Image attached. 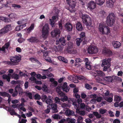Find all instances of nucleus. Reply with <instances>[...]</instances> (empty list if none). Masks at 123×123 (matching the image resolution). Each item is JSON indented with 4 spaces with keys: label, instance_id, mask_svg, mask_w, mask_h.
Wrapping results in <instances>:
<instances>
[{
    "label": "nucleus",
    "instance_id": "obj_15",
    "mask_svg": "<svg viewBox=\"0 0 123 123\" xmlns=\"http://www.w3.org/2000/svg\"><path fill=\"white\" fill-rule=\"evenodd\" d=\"M56 44H60L62 45H65L66 44V41L64 38H61L57 39L56 41Z\"/></svg>",
    "mask_w": 123,
    "mask_h": 123
},
{
    "label": "nucleus",
    "instance_id": "obj_49",
    "mask_svg": "<svg viewBox=\"0 0 123 123\" xmlns=\"http://www.w3.org/2000/svg\"><path fill=\"white\" fill-rule=\"evenodd\" d=\"M42 89L44 92H46L48 91V88L46 85L44 84L42 85Z\"/></svg>",
    "mask_w": 123,
    "mask_h": 123
},
{
    "label": "nucleus",
    "instance_id": "obj_58",
    "mask_svg": "<svg viewBox=\"0 0 123 123\" xmlns=\"http://www.w3.org/2000/svg\"><path fill=\"white\" fill-rule=\"evenodd\" d=\"M34 98L36 99H39L40 98L41 96L37 94L35 95Z\"/></svg>",
    "mask_w": 123,
    "mask_h": 123
},
{
    "label": "nucleus",
    "instance_id": "obj_19",
    "mask_svg": "<svg viewBox=\"0 0 123 123\" xmlns=\"http://www.w3.org/2000/svg\"><path fill=\"white\" fill-rule=\"evenodd\" d=\"M10 43V41H9L5 43L2 48L0 47V51H2L5 52L6 49H7L9 46Z\"/></svg>",
    "mask_w": 123,
    "mask_h": 123
},
{
    "label": "nucleus",
    "instance_id": "obj_64",
    "mask_svg": "<svg viewBox=\"0 0 123 123\" xmlns=\"http://www.w3.org/2000/svg\"><path fill=\"white\" fill-rule=\"evenodd\" d=\"M85 121L86 123H92L91 120L88 118H87L86 119Z\"/></svg>",
    "mask_w": 123,
    "mask_h": 123
},
{
    "label": "nucleus",
    "instance_id": "obj_2",
    "mask_svg": "<svg viewBox=\"0 0 123 123\" xmlns=\"http://www.w3.org/2000/svg\"><path fill=\"white\" fill-rule=\"evenodd\" d=\"M62 88L63 91L66 92H68L70 89V88L68 86L67 83L66 82L64 83L62 87L59 86H58L56 88V91L60 96L63 95V92L61 91Z\"/></svg>",
    "mask_w": 123,
    "mask_h": 123
},
{
    "label": "nucleus",
    "instance_id": "obj_18",
    "mask_svg": "<svg viewBox=\"0 0 123 123\" xmlns=\"http://www.w3.org/2000/svg\"><path fill=\"white\" fill-rule=\"evenodd\" d=\"M51 108L52 110V112L53 113H56L58 112V111L57 108V106L55 103H53L51 104Z\"/></svg>",
    "mask_w": 123,
    "mask_h": 123
},
{
    "label": "nucleus",
    "instance_id": "obj_57",
    "mask_svg": "<svg viewBox=\"0 0 123 123\" xmlns=\"http://www.w3.org/2000/svg\"><path fill=\"white\" fill-rule=\"evenodd\" d=\"M43 53V56L44 58L45 57H47L48 56V51H45V52H44Z\"/></svg>",
    "mask_w": 123,
    "mask_h": 123
},
{
    "label": "nucleus",
    "instance_id": "obj_45",
    "mask_svg": "<svg viewBox=\"0 0 123 123\" xmlns=\"http://www.w3.org/2000/svg\"><path fill=\"white\" fill-rule=\"evenodd\" d=\"M71 100L73 102V105L74 106V108L76 109V110L77 109L79 108V105H77L76 104V102H73V99H72Z\"/></svg>",
    "mask_w": 123,
    "mask_h": 123
},
{
    "label": "nucleus",
    "instance_id": "obj_33",
    "mask_svg": "<svg viewBox=\"0 0 123 123\" xmlns=\"http://www.w3.org/2000/svg\"><path fill=\"white\" fill-rule=\"evenodd\" d=\"M60 96L62 97L60 98V100L61 101L63 102H64L68 100V97L66 96L64 93H63V95Z\"/></svg>",
    "mask_w": 123,
    "mask_h": 123
},
{
    "label": "nucleus",
    "instance_id": "obj_34",
    "mask_svg": "<svg viewBox=\"0 0 123 123\" xmlns=\"http://www.w3.org/2000/svg\"><path fill=\"white\" fill-rule=\"evenodd\" d=\"M63 49V47L61 45H58V46L55 47V50L56 51H62Z\"/></svg>",
    "mask_w": 123,
    "mask_h": 123
},
{
    "label": "nucleus",
    "instance_id": "obj_31",
    "mask_svg": "<svg viewBox=\"0 0 123 123\" xmlns=\"http://www.w3.org/2000/svg\"><path fill=\"white\" fill-rule=\"evenodd\" d=\"M15 90H16L17 91H18L19 94L23 92V90L20 87L19 85H17L15 87Z\"/></svg>",
    "mask_w": 123,
    "mask_h": 123
},
{
    "label": "nucleus",
    "instance_id": "obj_48",
    "mask_svg": "<svg viewBox=\"0 0 123 123\" xmlns=\"http://www.w3.org/2000/svg\"><path fill=\"white\" fill-rule=\"evenodd\" d=\"M114 98V100L116 101H119L121 100V97L117 95H115Z\"/></svg>",
    "mask_w": 123,
    "mask_h": 123
},
{
    "label": "nucleus",
    "instance_id": "obj_21",
    "mask_svg": "<svg viewBox=\"0 0 123 123\" xmlns=\"http://www.w3.org/2000/svg\"><path fill=\"white\" fill-rule=\"evenodd\" d=\"M65 28L68 31H71L72 30L73 26L70 23H68L66 24Z\"/></svg>",
    "mask_w": 123,
    "mask_h": 123
},
{
    "label": "nucleus",
    "instance_id": "obj_60",
    "mask_svg": "<svg viewBox=\"0 0 123 123\" xmlns=\"http://www.w3.org/2000/svg\"><path fill=\"white\" fill-rule=\"evenodd\" d=\"M18 91L16 90H15L14 91L13 93L12 94V96L13 97H15L18 94Z\"/></svg>",
    "mask_w": 123,
    "mask_h": 123
},
{
    "label": "nucleus",
    "instance_id": "obj_44",
    "mask_svg": "<svg viewBox=\"0 0 123 123\" xmlns=\"http://www.w3.org/2000/svg\"><path fill=\"white\" fill-rule=\"evenodd\" d=\"M0 95L3 97H7V96H9V94L6 92H0Z\"/></svg>",
    "mask_w": 123,
    "mask_h": 123
},
{
    "label": "nucleus",
    "instance_id": "obj_50",
    "mask_svg": "<svg viewBox=\"0 0 123 123\" xmlns=\"http://www.w3.org/2000/svg\"><path fill=\"white\" fill-rule=\"evenodd\" d=\"M44 59L48 62H49L52 63L54 64L53 62H52V61L51 60L50 57H49L48 56H47V57H45Z\"/></svg>",
    "mask_w": 123,
    "mask_h": 123
},
{
    "label": "nucleus",
    "instance_id": "obj_32",
    "mask_svg": "<svg viewBox=\"0 0 123 123\" xmlns=\"http://www.w3.org/2000/svg\"><path fill=\"white\" fill-rule=\"evenodd\" d=\"M76 75H74V76L70 75L68 76V79L72 81H73L74 80H76V81L74 82L75 83H77L78 82V80H76V78L75 77V76H76Z\"/></svg>",
    "mask_w": 123,
    "mask_h": 123
},
{
    "label": "nucleus",
    "instance_id": "obj_47",
    "mask_svg": "<svg viewBox=\"0 0 123 123\" xmlns=\"http://www.w3.org/2000/svg\"><path fill=\"white\" fill-rule=\"evenodd\" d=\"M93 114L96 116V117L97 118H100L101 117V115L99 114L97 111L93 112Z\"/></svg>",
    "mask_w": 123,
    "mask_h": 123
},
{
    "label": "nucleus",
    "instance_id": "obj_62",
    "mask_svg": "<svg viewBox=\"0 0 123 123\" xmlns=\"http://www.w3.org/2000/svg\"><path fill=\"white\" fill-rule=\"evenodd\" d=\"M97 98L96 99V101H97V102H99L101 101L102 99L103 98L100 97H97Z\"/></svg>",
    "mask_w": 123,
    "mask_h": 123
},
{
    "label": "nucleus",
    "instance_id": "obj_12",
    "mask_svg": "<svg viewBox=\"0 0 123 123\" xmlns=\"http://www.w3.org/2000/svg\"><path fill=\"white\" fill-rule=\"evenodd\" d=\"M96 6V4L94 1H91L88 4V8L92 11L95 8Z\"/></svg>",
    "mask_w": 123,
    "mask_h": 123
},
{
    "label": "nucleus",
    "instance_id": "obj_26",
    "mask_svg": "<svg viewBox=\"0 0 123 123\" xmlns=\"http://www.w3.org/2000/svg\"><path fill=\"white\" fill-rule=\"evenodd\" d=\"M53 97L51 96H49L47 98V99L45 101L46 103L48 105H50L52 103Z\"/></svg>",
    "mask_w": 123,
    "mask_h": 123
},
{
    "label": "nucleus",
    "instance_id": "obj_11",
    "mask_svg": "<svg viewBox=\"0 0 123 123\" xmlns=\"http://www.w3.org/2000/svg\"><path fill=\"white\" fill-rule=\"evenodd\" d=\"M90 73L92 76L94 77L95 78V79L96 82L102 83H101V82L103 80V79L100 77L97 76V74L96 73L94 72L91 71L90 72Z\"/></svg>",
    "mask_w": 123,
    "mask_h": 123
},
{
    "label": "nucleus",
    "instance_id": "obj_36",
    "mask_svg": "<svg viewBox=\"0 0 123 123\" xmlns=\"http://www.w3.org/2000/svg\"><path fill=\"white\" fill-rule=\"evenodd\" d=\"M68 123H75L76 120L74 118H70L69 117L67 118L66 119Z\"/></svg>",
    "mask_w": 123,
    "mask_h": 123
},
{
    "label": "nucleus",
    "instance_id": "obj_6",
    "mask_svg": "<svg viewBox=\"0 0 123 123\" xmlns=\"http://www.w3.org/2000/svg\"><path fill=\"white\" fill-rule=\"evenodd\" d=\"M49 28L48 25L47 24H45L43 27L42 30V37L44 39H46L49 33Z\"/></svg>",
    "mask_w": 123,
    "mask_h": 123
},
{
    "label": "nucleus",
    "instance_id": "obj_40",
    "mask_svg": "<svg viewBox=\"0 0 123 123\" xmlns=\"http://www.w3.org/2000/svg\"><path fill=\"white\" fill-rule=\"evenodd\" d=\"M75 77L76 78H77L80 80H84L86 79V78L84 76L82 75H76Z\"/></svg>",
    "mask_w": 123,
    "mask_h": 123
},
{
    "label": "nucleus",
    "instance_id": "obj_38",
    "mask_svg": "<svg viewBox=\"0 0 123 123\" xmlns=\"http://www.w3.org/2000/svg\"><path fill=\"white\" fill-rule=\"evenodd\" d=\"M8 111H9L10 114L12 115H17V114L15 113L14 110L10 108H8Z\"/></svg>",
    "mask_w": 123,
    "mask_h": 123
},
{
    "label": "nucleus",
    "instance_id": "obj_3",
    "mask_svg": "<svg viewBox=\"0 0 123 123\" xmlns=\"http://www.w3.org/2000/svg\"><path fill=\"white\" fill-rule=\"evenodd\" d=\"M82 18L83 23L87 26H90L92 24V19L89 15L86 14H82Z\"/></svg>",
    "mask_w": 123,
    "mask_h": 123
},
{
    "label": "nucleus",
    "instance_id": "obj_5",
    "mask_svg": "<svg viewBox=\"0 0 123 123\" xmlns=\"http://www.w3.org/2000/svg\"><path fill=\"white\" fill-rule=\"evenodd\" d=\"M68 53L70 54H74L76 53V50L73 47V43L71 42H69L68 44V47L67 49Z\"/></svg>",
    "mask_w": 123,
    "mask_h": 123
},
{
    "label": "nucleus",
    "instance_id": "obj_37",
    "mask_svg": "<svg viewBox=\"0 0 123 123\" xmlns=\"http://www.w3.org/2000/svg\"><path fill=\"white\" fill-rule=\"evenodd\" d=\"M34 24H32L27 29V32L29 33L31 31L34 29Z\"/></svg>",
    "mask_w": 123,
    "mask_h": 123
},
{
    "label": "nucleus",
    "instance_id": "obj_51",
    "mask_svg": "<svg viewBox=\"0 0 123 123\" xmlns=\"http://www.w3.org/2000/svg\"><path fill=\"white\" fill-rule=\"evenodd\" d=\"M107 110L106 109H100L99 110V113L101 114H103L105 113Z\"/></svg>",
    "mask_w": 123,
    "mask_h": 123
},
{
    "label": "nucleus",
    "instance_id": "obj_29",
    "mask_svg": "<svg viewBox=\"0 0 123 123\" xmlns=\"http://www.w3.org/2000/svg\"><path fill=\"white\" fill-rule=\"evenodd\" d=\"M76 112L78 114L82 116H84L86 114L85 111L84 110L80 111V108L76 110Z\"/></svg>",
    "mask_w": 123,
    "mask_h": 123
},
{
    "label": "nucleus",
    "instance_id": "obj_28",
    "mask_svg": "<svg viewBox=\"0 0 123 123\" xmlns=\"http://www.w3.org/2000/svg\"><path fill=\"white\" fill-rule=\"evenodd\" d=\"M11 74H8L7 75L6 74H3L2 75L3 78L4 79H6L7 81L9 82L10 81V76Z\"/></svg>",
    "mask_w": 123,
    "mask_h": 123
},
{
    "label": "nucleus",
    "instance_id": "obj_59",
    "mask_svg": "<svg viewBox=\"0 0 123 123\" xmlns=\"http://www.w3.org/2000/svg\"><path fill=\"white\" fill-rule=\"evenodd\" d=\"M49 23L50 24L52 27H53L55 24V22L54 20L51 19H49Z\"/></svg>",
    "mask_w": 123,
    "mask_h": 123
},
{
    "label": "nucleus",
    "instance_id": "obj_20",
    "mask_svg": "<svg viewBox=\"0 0 123 123\" xmlns=\"http://www.w3.org/2000/svg\"><path fill=\"white\" fill-rule=\"evenodd\" d=\"M66 115L69 117L71 116H73L74 114V112L73 111L68 109L66 110L65 112Z\"/></svg>",
    "mask_w": 123,
    "mask_h": 123
},
{
    "label": "nucleus",
    "instance_id": "obj_46",
    "mask_svg": "<svg viewBox=\"0 0 123 123\" xmlns=\"http://www.w3.org/2000/svg\"><path fill=\"white\" fill-rule=\"evenodd\" d=\"M82 41V39L80 38H78L76 39V41L78 46H79L80 45V43Z\"/></svg>",
    "mask_w": 123,
    "mask_h": 123
},
{
    "label": "nucleus",
    "instance_id": "obj_23",
    "mask_svg": "<svg viewBox=\"0 0 123 123\" xmlns=\"http://www.w3.org/2000/svg\"><path fill=\"white\" fill-rule=\"evenodd\" d=\"M102 52L104 54H108L110 55H111L112 54V52L111 51L106 47L104 48L102 51Z\"/></svg>",
    "mask_w": 123,
    "mask_h": 123
},
{
    "label": "nucleus",
    "instance_id": "obj_9",
    "mask_svg": "<svg viewBox=\"0 0 123 123\" xmlns=\"http://www.w3.org/2000/svg\"><path fill=\"white\" fill-rule=\"evenodd\" d=\"M10 60L12 64L15 65L20 61L21 58L20 57L17 56L11 57L10 58Z\"/></svg>",
    "mask_w": 123,
    "mask_h": 123
},
{
    "label": "nucleus",
    "instance_id": "obj_39",
    "mask_svg": "<svg viewBox=\"0 0 123 123\" xmlns=\"http://www.w3.org/2000/svg\"><path fill=\"white\" fill-rule=\"evenodd\" d=\"M58 60L61 61H63L65 63H67L68 62V60L64 57L62 56H59L57 57Z\"/></svg>",
    "mask_w": 123,
    "mask_h": 123
},
{
    "label": "nucleus",
    "instance_id": "obj_24",
    "mask_svg": "<svg viewBox=\"0 0 123 123\" xmlns=\"http://www.w3.org/2000/svg\"><path fill=\"white\" fill-rule=\"evenodd\" d=\"M27 40L31 43L37 42L38 41L37 38L34 37H31L30 38L27 39Z\"/></svg>",
    "mask_w": 123,
    "mask_h": 123
},
{
    "label": "nucleus",
    "instance_id": "obj_16",
    "mask_svg": "<svg viewBox=\"0 0 123 123\" xmlns=\"http://www.w3.org/2000/svg\"><path fill=\"white\" fill-rule=\"evenodd\" d=\"M115 0H107L106 5L109 7H112L113 6Z\"/></svg>",
    "mask_w": 123,
    "mask_h": 123
},
{
    "label": "nucleus",
    "instance_id": "obj_13",
    "mask_svg": "<svg viewBox=\"0 0 123 123\" xmlns=\"http://www.w3.org/2000/svg\"><path fill=\"white\" fill-rule=\"evenodd\" d=\"M66 2L69 6L70 8L73 10L76 5V2L73 0H66Z\"/></svg>",
    "mask_w": 123,
    "mask_h": 123
},
{
    "label": "nucleus",
    "instance_id": "obj_56",
    "mask_svg": "<svg viewBox=\"0 0 123 123\" xmlns=\"http://www.w3.org/2000/svg\"><path fill=\"white\" fill-rule=\"evenodd\" d=\"M83 120V117L80 116H79L78 117L77 119V122H80L81 121H82Z\"/></svg>",
    "mask_w": 123,
    "mask_h": 123
},
{
    "label": "nucleus",
    "instance_id": "obj_41",
    "mask_svg": "<svg viewBox=\"0 0 123 123\" xmlns=\"http://www.w3.org/2000/svg\"><path fill=\"white\" fill-rule=\"evenodd\" d=\"M11 76L12 78L16 80L19 79V76L18 74L14 73H13L12 75L11 74Z\"/></svg>",
    "mask_w": 123,
    "mask_h": 123
},
{
    "label": "nucleus",
    "instance_id": "obj_30",
    "mask_svg": "<svg viewBox=\"0 0 123 123\" xmlns=\"http://www.w3.org/2000/svg\"><path fill=\"white\" fill-rule=\"evenodd\" d=\"M24 105V103H21L18 106V109L19 110H22L24 111H25L26 110L23 107Z\"/></svg>",
    "mask_w": 123,
    "mask_h": 123
},
{
    "label": "nucleus",
    "instance_id": "obj_4",
    "mask_svg": "<svg viewBox=\"0 0 123 123\" xmlns=\"http://www.w3.org/2000/svg\"><path fill=\"white\" fill-rule=\"evenodd\" d=\"M115 16L113 13H109L107 18V25L110 26H112L115 22Z\"/></svg>",
    "mask_w": 123,
    "mask_h": 123
},
{
    "label": "nucleus",
    "instance_id": "obj_1",
    "mask_svg": "<svg viewBox=\"0 0 123 123\" xmlns=\"http://www.w3.org/2000/svg\"><path fill=\"white\" fill-rule=\"evenodd\" d=\"M99 31L102 34L107 35H110V29L105 25L102 23L99 24L98 26Z\"/></svg>",
    "mask_w": 123,
    "mask_h": 123
},
{
    "label": "nucleus",
    "instance_id": "obj_61",
    "mask_svg": "<svg viewBox=\"0 0 123 123\" xmlns=\"http://www.w3.org/2000/svg\"><path fill=\"white\" fill-rule=\"evenodd\" d=\"M97 95L96 94H93L90 95V97L91 98H95L97 97Z\"/></svg>",
    "mask_w": 123,
    "mask_h": 123
},
{
    "label": "nucleus",
    "instance_id": "obj_10",
    "mask_svg": "<svg viewBox=\"0 0 123 123\" xmlns=\"http://www.w3.org/2000/svg\"><path fill=\"white\" fill-rule=\"evenodd\" d=\"M111 59L110 58L104 59L102 61L101 66L103 67L105 66H107L108 67H110L111 66Z\"/></svg>",
    "mask_w": 123,
    "mask_h": 123
},
{
    "label": "nucleus",
    "instance_id": "obj_22",
    "mask_svg": "<svg viewBox=\"0 0 123 123\" xmlns=\"http://www.w3.org/2000/svg\"><path fill=\"white\" fill-rule=\"evenodd\" d=\"M76 28L77 30L79 31H81L83 29L82 26L80 22H78L76 24Z\"/></svg>",
    "mask_w": 123,
    "mask_h": 123
},
{
    "label": "nucleus",
    "instance_id": "obj_8",
    "mask_svg": "<svg viewBox=\"0 0 123 123\" xmlns=\"http://www.w3.org/2000/svg\"><path fill=\"white\" fill-rule=\"evenodd\" d=\"M60 31L59 29H56L52 31L51 33L52 37L54 38H57L60 36Z\"/></svg>",
    "mask_w": 123,
    "mask_h": 123
},
{
    "label": "nucleus",
    "instance_id": "obj_52",
    "mask_svg": "<svg viewBox=\"0 0 123 123\" xmlns=\"http://www.w3.org/2000/svg\"><path fill=\"white\" fill-rule=\"evenodd\" d=\"M60 100V99L58 97H55V101L56 103L61 104Z\"/></svg>",
    "mask_w": 123,
    "mask_h": 123
},
{
    "label": "nucleus",
    "instance_id": "obj_43",
    "mask_svg": "<svg viewBox=\"0 0 123 123\" xmlns=\"http://www.w3.org/2000/svg\"><path fill=\"white\" fill-rule=\"evenodd\" d=\"M96 1L98 4L101 5L104 3L105 0H96Z\"/></svg>",
    "mask_w": 123,
    "mask_h": 123
},
{
    "label": "nucleus",
    "instance_id": "obj_63",
    "mask_svg": "<svg viewBox=\"0 0 123 123\" xmlns=\"http://www.w3.org/2000/svg\"><path fill=\"white\" fill-rule=\"evenodd\" d=\"M101 15L102 17H104L106 15V13L104 11H102L100 12Z\"/></svg>",
    "mask_w": 123,
    "mask_h": 123
},
{
    "label": "nucleus",
    "instance_id": "obj_35",
    "mask_svg": "<svg viewBox=\"0 0 123 123\" xmlns=\"http://www.w3.org/2000/svg\"><path fill=\"white\" fill-rule=\"evenodd\" d=\"M0 20H1L6 22H9L10 21V19L4 17L0 16Z\"/></svg>",
    "mask_w": 123,
    "mask_h": 123
},
{
    "label": "nucleus",
    "instance_id": "obj_7",
    "mask_svg": "<svg viewBox=\"0 0 123 123\" xmlns=\"http://www.w3.org/2000/svg\"><path fill=\"white\" fill-rule=\"evenodd\" d=\"M98 49L94 46H90L87 49V52L89 54H95L98 52Z\"/></svg>",
    "mask_w": 123,
    "mask_h": 123
},
{
    "label": "nucleus",
    "instance_id": "obj_27",
    "mask_svg": "<svg viewBox=\"0 0 123 123\" xmlns=\"http://www.w3.org/2000/svg\"><path fill=\"white\" fill-rule=\"evenodd\" d=\"M114 48H117L121 46V43L117 41H114L112 42Z\"/></svg>",
    "mask_w": 123,
    "mask_h": 123
},
{
    "label": "nucleus",
    "instance_id": "obj_55",
    "mask_svg": "<svg viewBox=\"0 0 123 123\" xmlns=\"http://www.w3.org/2000/svg\"><path fill=\"white\" fill-rule=\"evenodd\" d=\"M41 97L43 101H46L47 98V96L45 95H42L41 96Z\"/></svg>",
    "mask_w": 123,
    "mask_h": 123
},
{
    "label": "nucleus",
    "instance_id": "obj_54",
    "mask_svg": "<svg viewBox=\"0 0 123 123\" xmlns=\"http://www.w3.org/2000/svg\"><path fill=\"white\" fill-rule=\"evenodd\" d=\"M29 80L31 82H34L35 83L36 82V80H37V79L34 77H30L29 78Z\"/></svg>",
    "mask_w": 123,
    "mask_h": 123
},
{
    "label": "nucleus",
    "instance_id": "obj_17",
    "mask_svg": "<svg viewBox=\"0 0 123 123\" xmlns=\"http://www.w3.org/2000/svg\"><path fill=\"white\" fill-rule=\"evenodd\" d=\"M11 27V25H7L5 27L1 29L0 30L3 34H5L8 32Z\"/></svg>",
    "mask_w": 123,
    "mask_h": 123
},
{
    "label": "nucleus",
    "instance_id": "obj_42",
    "mask_svg": "<svg viewBox=\"0 0 123 123\" xmlns=\"http://www.w3.org/2000/svg\"><path fill=\"white\" fill-rule=\"evenodd\" d=\"M52 117L54 119H60L61 118V116L57 114H54L52 115Z\"/></svg>",
    "mask_w": 123,
    "mask_h": 123
},
{
    "label": "nucleus",
    "instance_id": "obj_53",
    "mask_svg": "<svg viewBox=\"0 0 123 123\" xmlns=\"http://www.w3.org/2000/svg\"><path fill=\"white\" fill-rule=\"evenodd\" d=\"M85 85L86 88L90 90L92 88L91 86L88 84H86Z\"/></svg>",
    "mask_w": 123,
    "mask_h": 123
},
{
    "label": "nucleus",
    "instance_id": "obj_25",
    "mask_svg": "<svg viewBox=\"0 0 123 123\" xmlns=\"http://www.w3.org/2000/svg\"><path fill=\"white\" fill-rule=\"evenodd\" d=\"M97 76L103 78L105 75V74L102 71L97 70L96 71Z\"/></svg>",
    "mask_w": 123,
    "mask_h": 123
},
{
    "label": "nucleus",
    "instance_id": "obj_14",
    "mask_svg": "<svg viewBox=\"0 0 123 123\" xmlns=\"http://www.w3.org/2000/svg\"><path fill=\"white\" fill-rule=\"evenodd\" d=\"M117 77L116 76H106L104 77L103 78V79L104 80L109 82H112L114 79L117 78Z\"/></svg>",
    "mask_w": 123,
    "mask_h": 123
}]
</instances>
